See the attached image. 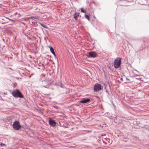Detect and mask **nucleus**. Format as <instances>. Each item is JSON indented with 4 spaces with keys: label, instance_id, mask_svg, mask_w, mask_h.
I'll list each match as a JSON object with an SVG mask.
<instances>
[{
    "label": "nucleus",
    "instance_id": "nucleus-1",
    "mask_svg": "<svg viewBox=\"0 0 149 149\" xmlns=\"http://www.w3.org/2000/svg\"><path fill=\"white\" fill-rule=\"evenodd\" d=\"M12 95L15 97L23 98L22 93L17 89L13 91L11 93Z\"/></svg>",
    "mask_w": 149,
    "mask_h": 149
},
{
    "label": "nucleus",
    "instance_id": "nucleus-2",
    "mask_svg": "<svg viewBox=\"0 0 149 149\" xmlns=\"http://www.w3.org/2000/svg\"><path fill=\"white\" fill-rule=\"evenodd\" d=\"M121 63V59L120 58H118L115 59L113 62L114 67L116 68H118L120 66Z\"/></svg>",
    "mask_w": 149,
    "mask_h": 149
},
{
    "label": "nucleus",
    "instance_id": "nucleus-3",
    "mask_svg": "<svg viewBox=\"0 0 149 149\" xmlns=\"http://www.w3.org/2000/svg\"><path fill=\"white\" fill-rule=\"evenodd\" d=\"M13 126L14 129L15 130H18L21 127L19 122L17 121H16L14 122Z\"/></svg>",
    "mask_w": 149,
    "mask_h": 149
},
{
    "label": "nucleus",
    "instance_id": "nucleus-4",
    "mask_svg": "<svg viewBox=\"0 0 149 149\" xmlns=\"http://www.w3.org/2000/svg\"><path fill=\"white\" fill-rule=\"evenodd\" d=\"M102 88V86L101 85L98 84H95L94 87V92L98 91L101 90Z\"/></svg>",
    "mask_w": 149,
    "mask_h": 149
},
{
    "label": "nucleus",
    "instance_id": "nucleus-5",
    "mask_svg": "<svg viewBox=\"0 0 149 149\" xmlns=\"http://www.w3.org/2000/svg\"><path fill=\"white\" fill-rule=\"evenodd\" d=\"M97 54L94 52H91L89 53L88 55H87V56L95 58L97 56Z\"/></svg>",
    "mask_w": 149,
    "mask_h": 149
},
{
    "label": "nucleus",
    "instance_id": "nucleus-6",
    "mask_svg": "<svg viewBox=\"0 0 149 149\" xmlns=\"http://www.w3.org/2000/svg\"><path fill=\"white\" fill-rule=\"evenodd\" d=\"M49 123L50 125L52 127H54L56 124L54 120L50 118L49 120Z\"/></svg>",
    "mask_w": 149,
    "mask_h": 149
},
{
    "label": "nucleus",
    "instance_id": "nucleus-7",
    "mask_svg": "<svg viewBox=\"0 0 149 149\" xmlns=\"http://www.w3.org/2000/svg\"><path fill=\"white\" fill-rule=\"evenodd\" d=\"M90 100L89 99H85L84 98L83 100L80 101V102L81 103H85L90 101Z\"/></svg>",
    "mask_w": 149,
    "mask_h": 149
},
{
    "label": "nucleus",
    "instance_id": "nucleus-8",
    "mask_svg": "<svg viewBox=\"0 0 149 149\" xmlns=\"http://www.w3.org/2000/svg\"><path fill=\"white\" fill-rule=\"evenodd\" d=\"M50 49L51 52L52 53V54L54 55L55 57H56V55L54 51V49L53 48L50 46L49 47Z\"/></svg>",
    "mask_w": 149,
    "mask_h": 149
},
{
    "label": "nucleus",
    "instance_id": "nucleus-9",
    "mask_svg": "<svg viewBox=\"0 0 149 149\" xmlns=\"http://www.w3.org/2000/svg\"><path fill=\"white\" fill-rule=\"evenodd\" d=\"M79 13H75L73 15L74 18L75 19V20H77V18L79 16Z\"/></svg>",
    "mask_w": 149,
    "mask_h": 149
},
{
    "label": "nucleus",
    "instance_id": "nucleus-10",
    "mask_svg": "<svg viewBox=\"0 0 149 149\" xmlns=\"http://www.w3.org/2000/svg\"><path fill=\"white\" fill-rule=\"evenodd\" d=\"M81 11L83 13H86V11L84 10V9L82 8H81Z\"/></svg>",
    "mask_w": 149,
    "mask_h": 149
},
{
    "label": "nucleus",
    "instance_id": "nucleus-11",
    "mask_svg": "<svg viewBox=\"0 0 149 149\" xmlns=\"http://www.w3.org/2000/svg\"><path fill=\"white\" fill-rule=\"evenodd\" d=\"M85 17L87 19H88V20H89V16L88 15H85Z\"/></svg>",
    "mask_w": 149,
    "mask_h": 149
},
{
    "label": "nucleus",
    "instance_id": "nucleus-12",
    "mask_svg": "<svg viewBox=\"0 0 149 149\" xmlns=\"http://www.w3.org/2000/svg\"><path fill=\"white\" fill-rule=\"evenodd\" d=\"M41 24V25L43 27H44V28H47V27L45 26L44 25H43V24H42V23H41L40 24Z\"/></svg>",
    "mask_w": 149,
    "mask_h": 149
},
{
    "label": "nucleus",
    "instance_id": "nucleus-13",
    "mask_svg": "<svg viewBox=\"0 0 149 149\" xmlns=\"http://www.w3.org/2000/svg\"><path fill=\"white\" fill-rule=\"evenodd\" d=\"M29 19H33V18H34V19H37V18H36V17H29Z\"/></svg>",
    "mask_w": 149,
    "mask_h": 149
},
{
    "label": "nucleus",
    "instance_id": "nucleus-14",
    "mask_svg": "<svg viewBox=\"0 0 149 149\" xmlns=\"http://www.w3.org/2000/svg\"><path fill=\"white\" fill-rule=\"evenodd\" d=\"M0 145H1V146H6V144H3V143H1V144Z\"/></svg>",
    "mask_w": 149,
    "mask_h": 149
},
{
    "label": "nucleus",
    "instance_id": "nucleus-15",
    "mask_svg": "<svg viewBox=\"0 0 149 149\" xmlns=\"http://www.w3.org/2000/svg\"><path fill=\"white\" fill-rule=\"evenodd\" d=\"M126 79H127V80H129V79H127V78H126Z\"/></svg>",
    "mask_w": 149,
    "mask_h": 149
},
{
    "label": "nucleus",
    "instance_id": "nucleus-16",
    "mask_svg": "<svg viewBox=\"0 0 149 149\" xmlns=\"http://www.w3.org/2000/svg\"><path fill=\"white\" fill-rule=\"evenodd\" d=\"M10 20H11V21H12V20H11V19H10Z\"/></svg>",
    "mask_w": 149,
    "mask_h": 149
}]
</instances>
